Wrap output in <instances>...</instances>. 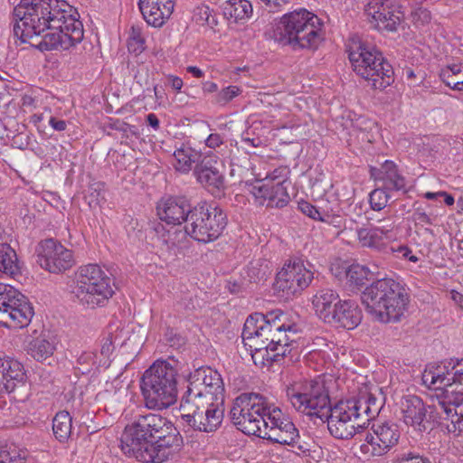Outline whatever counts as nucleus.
Instances as JSON below:
<instances>
[{
  "mask_svg": "<svg viewBox=\"0 0 463 463\" xmlns=\"http://www.w3.org/2000/svg\"><path fill=\"white\" fill-rule=\"evenodd\" d=\"M78 16L65 0H21L14 8V34L25 43L49 30L39 48L68 50L83 39V25Z\"/></svg>",
  "mask_w": 463,
  "mask_h": 463,
  "instance_id": "f257e3e1",
  "label": "nucleus"
},
{
  "mask_svg": "<svg viewBox=\"0 0 463 463\" xmlns=\"http://www.w3.org/2000/svg\"><path fill=\"white\" fill-rule=\"evenodd\" d=\"M120 442L128 457L144 463H162L180 448L183 439L167 418L149 412L125 427Z\"/></svg>",
  "mask_w": 463,
  "mask_h": 463,
  "instance_id": "f03ea898",
  "label": "nucleus"
},
{
  "mask_svg": "<svg viewBox=\"0 0 463 463\" xmlns=\"http://www.w3.org/2000/svg\"><path fill=\"white\" fill-rule=\"evenodd\" d=\"M285 318L282 311L274 310L266 315L254 313L246 319L241 337L256 365L279 362L297 346L295 335L299 327L287 325Z\"/></svg>",
  "mask_w": 463,
  "mask_h": 463,
  "instance_id": "7ed1b4c3",
  "label": "nucleus"
},
{
  "mask_svg": "<svg viewBox=\"0 0 463 463\" xmlns=\"http://www.w3.org/2000/svg\"><path fill=\"white\" fill-rule=\"evenodd\" d=\"M429 388H445L437 395L431 408L440 420H449V432H463V358L450 359L439 364H430L422 373Z\"/></svg>",
  "mask_w": 463,
  "mask_h": 463,
  "instance_id": "20e7f679",
  "label": "nucleus"
},
{
  "mask_svg": "<svg viewBox=\"0 0 463 463\" xmlns=\"http://www.w3.org/2000/svg\"><path fill=\"white\" fill-rule=\"evenodd\" d=\"M377 398L367 385L359 389L356 396L340 401L328 408L327 429L335 439H348L379 413Z\"/></svg>",
  "mask_w": 463,
  "mask_h": 463,
  "instance_id": "39448f33",
  "label": "nucleus"
},
{
  "mask_svg": "<svg viewBox=\"0 0 463 463\" xmlns=\"http://www.w3.org/2000/svg\"><path fill=\"white\" fill-rule=\"evenodd\" d=\"M362 300L376 320L389 324L398 323L405 317L410 297L400 282L385 278L366 287Z\"/></svg>",
  "mask_w": 463,
  "mask_h": 463,
  "instance_id": "423d86ee",
  "label": "nucleus"
},
{
  "mask_svg": "<svg viewBox=\"0 0 463 463\" xmlns=\"http://www.w3.org/2000/svg\"><path fill=\"white\" fill-rule=\"evenodd\" d=\"M176 368L165 360L156 361L143 373L140 389L145 406L150 410L167 409L177 400Z\"/></svg>",
  "mask_w": 463,
  "mask_h": 463,
  "instance_id": "0eeeda50",
  "label": "nucleus"
},
{
  "mask_svg": "<svg viewBox=\"0 0 463 463\" xmlns=\"http://www.w3.org/2000/svg\"><path fill=\"white\" fill-rule=\"evenodd\" d=\"M73 300L83 308L95 309L106 306L114 295L110 278L95 263L78 268L71 289Z\"/></svg>",
  "mask_w": 463,
  "mask_h": 463,
  "instance_id": "6e6552de",
  "label": "nucleus"
},
{
  "mask_svg": "<svg viewBox=\"0 0 463 463\" xmlns=\"http://www.w3.org/2000/svg\"><path fill=\"white\" fill-rule=\"evenodd\" d=\"M282 23L284 31L280 41L294 50L315 51L324 39L323 21L307 9L285 14Z\"/></svg>",
  "mask_w": 463,
  "mask_h": 463,
  "instance_id": "1a4fd4ad",
  "label": "nucleus"
},
{
  "mask_svg": "<svg viewBox=\"0 0 463 463\" xmlns=\"http://www.w3.org/2000/svg\"><path fill=\"white\" fill-rule=\"evenodd\" d=\"M348 52L354 71L373 89L384 90L392 83V68L375 46L361 42L354 43Z\"/></svg>",
  "mask_w": 463,
  "mask_h": 463,
  "instance_id": "9d476101",
  "label": "nucleus"
},
{
  "mask_svg": "<svg viewBox=\"0 0 463 463\" xmlns=\"http://www.w3.org/2000/svg\"><path fill=\"white\" fill-rule=\"evenodd\" d=\"M270 401L259 393L244 392L233 402L231 420L239 430L259 437L264 427Z\"/></svg>",
  "mask_w": 463,
  "mask_h": 463,
  "instance_id": "9b49d317",
  "label": "nucleus"
},
{
  "mask_svg": "<svg viewBox=\"0 0 463 463\" xmlns=\"http://www.w3.org/2000/svg\"><path fill=\"white\" fill-rule=\"evenodd\" d=\"M227 225V215L221 207L206 203L193 207L184 231L194 241L209 243L217 240Z\"/></svg>",
  "mask_w": 463,
  "mask_h": 463,
  "instance_id": "f8f14e48",
  "label": "nucleus"
},
{
  "mask_svg": "<svg viewBox=\"0 0 463 463\" xmlns=\"http://www.w3.org/2000/svg\"><path fill=\"white\" fill-rule=\"evenodd\" d=\"M288 400L300 413L324 420L329 408V396L322 382H297L287 388Z\"/></svg>",
  "mask_w": 463,
  "mask_h": 463,
  "instance_id": "ddd939ff",
  "label": "nucleus"
},
{
  "mask_svg": "<svg viewBox=\"0 0 463 463\" xmlns=\"http://www.w3.org/2000/svg\"><path fill=\"white\" fill-rule=\"evenodd\" d=\"M180 408L186 423L201 432L216 431L224 417V400L181 401Z\"/></svg>",
  "mask_w": 463,
  "mask_h": 463,
  "instance_id": "4468645a",
  "label": "nucleus"
},
{
  "mask_svg": "<svg viewBox=\"0 0 463 463\" xmlns=\"http://www.w3.org/2000/svg\"><path fill=\"white\" fill-rule=\"evenodd\" d=\"M33 315L32 304L23 293L9 284L0 283V326L24 328Z\"/></svg>",
  "mask_w": 463,
  "mask_h": 463,
  "instance_id": "2eb2a0df",
  "label": "nucleus"
},
{
  "mask_svg": "<svg viewBox=\"0 0 463 463\" xmlns=\"http://www.w3.org/2000/svg\"><path fill=\"white\" fill-rule=\"evenodd\" d=\"M265 419L264 427L259 438L269 439L273 443L297 447L302 452L309 450L306 445L298 442L299 431L290 417L273 402H270Z\"/></svg>",
  "mask_w": 463,
  "mask_h": 463,
  "instance_id": "dca6fc26",
  "label": "nucleus"
},
{
  "mask_svg": "<svg viewBox=\"0 0 463 463\" xmlns=\"http://www.w3.org/2000/svg\"><path fill=\"white\" fill-rule=\"evenodd\" d=\"M224 400V384L221 374L211 367H200L191 373L181 401Z\"/></svg>",
  "mask_w": 463,
  "mask_h": 463,
  "instance_id": "f3484780",
  "label": "nucleus"
},
{
  "mask_svg": "<svg viewBox=\"0 0 463 463\" xmlns=\"http://www.w3.org/2000/svg\"><path fill=\"white\" fill-rule=\"evenodd\" d=\"M314 279L311 265L304 260L295 259L284 264L276 277V288L288 298L300 294Z\"/></svg>",
  "mask_w": 463,
  "mask_h": 463,
  "instance_id": "a211bd4d",
  "label": "nucleus"
},
{
  "mask_svg": "<svg viewBox=\"0 0 463 463\" xmlns=\"http://www.w3.org/2000/svg\"><path fill=\"white\" fill-rule=\"evenodd\" d=\"M401 437L399 426L390 420H376L366 434L360 449L368 456H383L397 445Z\"/></svg>",
  "mask_w": 463,
  "mask_h": 463,
  "instance_id": "6ab92c4d",
  "label": "nucleus"
},
{
  "mask_svg": "<svg viewBox=\"0 0 463 463\" xmlns=\"http://www.w3.org/2000/svg\"><path fill=\"white\" fill-rule=\"evenodd\" d=\"M36 252L38 264L50 273H63L75 264L72 250L54 239L42 241L37 246Z\"/></svg>",
  "mask_w": 463,
  "mask_h": 463,
  "instance_id": "aec40b11",
  "label": "nucleus"
},
{
  "mask_svg": "<svg viewBox=\"0 0 463 463\" xmlns=\"http://www.w3.org/2000/svg\"><path fill=\"white\" fill-rule=\"evenodd\" d=\"M222 165L220 156L206 152L194 170L196 181L214 196L222 194L226 187L224 175L220 170Z\"/></svg>",
  "mask_w": 463,
  "mask_h": 463,
  "instance_id": "412c9836",
  "label": "nucleus"
},
{
  "mask_svg": "<svg viewBox=\"0 0 463 463\" xmlns=\"http://www.w3.org/2000/svg\"><path fill=\"white\" fill-rule=\"evenodd\" d=\"M288 184L257 182L250 187V193L254 203L269 208H282L290 201Z\"/></svg>",
  "mask_w": 463,
  "mask_h": 463,
  "instance_id": "4be33fe9",
  "label": "nucleus"
},
{
  "mask_svg": "<svg viewBox=\"0 0 463 463\" xmlns=\"http://www.w3.org/2000/svg\"><path fill=\"white\" fill-rule=\"evenodd\" d=\"M156 210L161 221L167 224L180 225L183 222L187 223L193 207L184 197H170L160 201Z\"/></svg>",
  "mask_w": 463,
  "mask_h": 463,
  "instance_id": "5701e85b",
  "label": "nucleus"
},
{
  "mask_svg": "<svg viewBox=\"0 0 463 463\" xmlns=\"http://www.w3.org/2000/svg\"><path fill=\"white\" fill-rule=\"evenodd\" d=\"M400 413L401 419L405 425L418 431H422L426 429L427 408L420 397L415 395L404 396L401 401Z\"/></svg>",
  "mask_w": 463,
  "mask_h": 463,
  "instance_id": "b1692460",
  "label": "nucleus"
},
{
  "mask_svg": "<svg viewBox=\"0 0 463 463\" xmlns=\"http://www.w3.org/2000/svg\"><path fill=\"white\" fill-rule=\"evenodd\" d=\"M24 365L13 358L0 357V393H11L25 384Z\"/></svg>",
  "mask_w": 463,
  "mask_h": 463,
  "instance_id": "393cba45",
  "label": "nucleus"
},
{
  "mask_svg": "<svg viewBox=\"0 0 463 463\" xmlns=\"http://www.w3.org/2000/svg\"><path fill=\"white\" fill-rule=\"evenodd\" d=\"M330 317H331L326 322L327 324L352 330L359 326L363 318V314L355 301L345 299L337 301Z\"/></svg>",
  "mask_w": 463,
  "mask_h": 463,
  "instance_id": "a878e982",
  "label": "nucleus"
},
{
  "mask_svg": "<svg viewBox=\"0 0 463 463\" xmlns=\"http://www.w3.org/2000/svg\"><path fill=\"white\" fill-rule=\"evenodd\" d=\"M380 226H371L357 229V241L361 247L373 250L381 249L387 240L392 237L394 221L392 217L383 220Z\"/></svg>",
  "mask_w": 463,
  "mask_h": 463,
  "instance_id": "bb28decb",
  "label": "nucleus"
},
{
  "mask_svg": "<svg viewBox=\"0 0 463 463\" xmlns=\"http://www.w3.org/2000/svg\"><path fill=\"white\" fill-rule=\"evenodd\" d=\"M174 0H138V8L148 25L161 27L174 11Z\"/></svg>",
  "mask_w": 463,
  "mask_h": 463,
  "instance_id": "cd10ccee",
  "label": "nucleus"
},
{
  "mask_svg": "<svg viewBox=\"0 0 463 463\" xmlns=\"http://www.w3.org/2000/svg\"><path fill=\"white\" fill-rule=\"evenodd\" d=\"M371 176L388 191L407 192L405 177L400 173L397 165L391 160H385L379 168L372 167Z\"/></svg>",
  "mask_w": 463,
  "mask_h": 463,
  "instance_id": "c85d7f7f",
  "label": "nucleus"
},
{
  "mask_svg": "<svg viewBox=\"0 0 463 463\" xmlns=\"http://www.w3.org/2000/svg\"><path fill=\"white\" fill-rule=\"evenodd\" d=\"M370 24L378 31L395 32L400 24L402 14L384 5H373L369 2L365 8Z\"/></svg>",
  "mask_w": 463,
  "mask_h": 463,
  "instance_id": "c756f323",
  "label": "nucleus"
},
{
  "mask_svg": "<svg viewBox=\"0 0 463 463\" xmlns=\"http://www.w3.org/2000/svg\"><path fill=\"white\" fill-rule=\"evenodd\" d=\"M56 345L57 339L50 331L43 330L39 334L34 332L28 342L27 353L34 360L43 362L53 354Z\"/></svg>",
  "mask_w": 463,
  "mask_h": 463,
  "instance_id": "7c9ffc66",
  "label": "nucleus"
},
{
  "mask_svg": "<svg viewBox=\"0 0 463 463\" xmlns=\"http://www.w3.org/2000/svg\"><path fill=\"white\" fill-rule=\"evenodd\" d=\"M339 300L341 299L336 291L322 288L313 297L312 304L317 317L326 323Z\"/></svg>",
  "mask_w": 463,
  "mask_h": 463,
  "instance_id": "2f4dec72",
  "label": "nucleus"
},
{
  "mask_svg": "<svg viewBox=\"0 0 463 463\" xmlns=\"http://www.w3.org/2000/svg\"><path fill=\"white\" fill-rule=\"evenodd\" d=\"M200 156L192 146L182 144L174 151L172 165L175 171L181 174H188L194 164L198 161Z\"/></svg>",
  "mask_w": 463,
  "mask_h": 463,
  "instance_id": "473e14b6",
  "label": "nucleus"
},
{
  "mask_svg": "<svg viewBox=\"0 0 463 463\" xmlns=\"http://www.w3.org/2000/svg\"><path fill=\"white\" fill-rule=\"evenodd\" d=\"M224 15L235 22L250 18L252 14V5L248 0H228L222 5Z\"/></svg>",
  "mask_w": 463,
  "mask_h": 463,
  "instance_id": "72a5a7b5",
  "label": "nucleus"
},
{
  "mask_svg": "<svg viewBox=\"0 0 463 463\" xmlns=\"http://www.w3.org/2000/svg\"><path fill=\"white\" fill-rule=\"evenodd\" d=\"M0 272L10 276L21 272L16 252L6 243H0Z\"/></svg>",
  "mask_w": 463,
  "mask_h": 463,
  "instance_id": "f704fd0d",
  "label": "nucleus"
},
{
  "mask_svg": "<svg viewBox=\"0 0 463 463\" xmlns=\"http://www.w3.org/2000/svg\"><path fill=\"white\" fill-rule=\"evenodd\" d=\"M72 430V418L67 411H61L56 413L52 420V431L60 442L69 439Z\"/></svg>",
  "mask_w": 463,
  "mask_h": 463,
  "instance_id": "c9c22d12",
  "label": "nucleus"
},
{
  "mask_svg": "<svg viewBox=\"0 0 463 463\" xmlns=\"http://www.w3.org/2000/svg\"><path fill=\"white\" fill-rule=\"evenodd\" d=\"M127 396L128 386H126L120 376H117L112 381L106 383L104 398L108 401L121 402Z\"/></svg>",
  "mask_w": 463,
  "mask_h": 463,
  "instance_id": "e433bc0d",
  "label": "nucleus"
},
{
  "mask_svg": "<svg viewBox=\"0 0 463 463\" xmlns=\"http://www.w3.org/2000/svg\"><path fill=\"white\" fill-rule=\"evenodd\" d=\"M372 272L364 265L352 264L346 270V279L351 285L360 287L370 279Z\"/></svg>",
  "mask_w": 463,
  "mask_h": 463,
  "instance_id": "4c0bfd02",
  "label": "nucleus"
},
{
  "mask_svg": "<svg viewBox=\"0 0 463 463\" xmlns=\"http://www.w3.org/2000/svg\"><path fill=\"white\" fill-rule=\"evenodd\" d=\"M145 43L142 28L138 25H133L130 29L128 42L129 51L140 53L145 50Z\"/></svg>",
  "mask_w": 463,
  "mask_h": 463,
  "instance_id": "58836bf2",
  "label": "nucleus"
},
{
  "mask_svg": "<svg viewBox=\"0 0 463 463\" xmlns=\"http://www.w3.org/2000/svg\"><path fill=\"white\" fill-rule=\"evenodd\" d=\"M242 90L236 85L227 86L221 90H219L213 99V102L219 106H226L229 102H231L233 99L241 95Z\"/></svg>",
  "mask_w": 463,
  "mask_h": 463,
  "instance_id": "ea45409f",
  "label": "nucleus"
},
{
  "mask_svg": "<svg viewBox=\"0 0 463 463\" xmlns=\"http://www.w3.org/2000/svg\"><path fill=\"white\" fill-rule=\"evenodd\" d=\"M388 192L387 189L380 186L370 193L369 201L373 210L381 211L387 205L391 197Z\"/></svg>",
  "mask_w": 463,
  "mask_h": 463,
  "instance_id": "a19ab883",
  "label": "nucleus"
},
{
  "mask_svg": "<svg viewBox=\"0 0 463 463\" xmlns=\"http://www.w3.org/2000/svg\"><path fill=\"white\" fill-rule=\"evenodd\" d=\"M298 209L302 213L315 221H319L322 222H334L332 218L330 219V216L325 213H323L322 216L320 215V207H317L308 202L302 201L298 203Z\"/></svg>",
  "mask_w": 463,
  "mask_h": 463,
  "instance_id": "79ce46f5",
  "label": "nucleus"
},
{
  "mask_svg": "<svg viewBox=\"0 0 463 463\" xmlns=\"http://www.w3.org/2000/svg\"><path fill=\"white\" fill-rule=\"evenodd\" d=\"M123 345V341L119 342L118 334L113 335L109 333L107 337L103 339V343L100 347V353L98 354V358L101 360H107V367L109 365V357L112 354L115 345Z\"/></svg>",
  "mask_w": 463,
  "mask_h": 463,
  "instance_id": "37998d69",
  "label": "nucleus"
},
{
  "mask_svg": "<svg viewBox=\"0 0 463 463\" xmlns=\"http://www.w3.org/2000/svg\"><path fill=\"white\" fill-rule=\"evenodd\" d=\"M26 454L15 447L0 449V463H25Z\"/></svg>",
  "mask_w": 463,
  "mask_h": 463,
  "instance_id": "c03bdc74",
  "label": "nucleus"
},
{
  "mask_svg": "<svg viewBox=\"0 0 463 463\" xmlns=\"http://www.w3.org/2000/svg\"><path fill=\"white\" fill-rule=\"evenodd\" d=\"M78 363L85 366L86 372H90L92 366L95 367H107V360L98 358V354L91 351H84L78 357Z\"/></svg>",
  "mask_w": 463,
  "mask_h": 463,
  "instance_id": "a18cd8bd",
  "label": "nucleus"
},
{
  "mask_svg": "<svg viewBox=\"0 0 463 463\" xmlns=\"http://www.w3.org/2000/svg\"><path fill=\"white\" fill-rule=\"evenodd\" d=\"M193 19L200 25H210L215 24L216 21L212 14V10L207 5H199L194 10Z\"/></svg>",
  "mask_w": 463,
  "mask_h": 463,
  "instance_id": "49530a36",
  "label": "nucleus"
},
{
  "mask_svg": "<svg viewBox=\"0 0 463 463\" xmlns=\"http://www.w3.org/2000/svg\"><path fill=\"white\" fill-rule=\"evenodd\" d=\"M104 184L103 183H93L89 186L88 194L85 199L90 207H96L99 204L103 199Z\"/></svg>",
  "mask_w": 463,
  "mask_h": 463,
  "instance_id": "de8ad7c7",
  "label": "nucleus"
},
{
  "mask_svg": "<svg viewBox=\"0 0 463 463\" xmlns=\"http://www.w3.org/2000/svg\"><path fill=\"white\" fill-rule=\"evenodd\" d=\"M206 147L216 151L218 156H224L227 152V146L223 137L218 133L210 134L204 141Z\"/></svg>",
  "mask_w": 463,
  "mask_h": 463,
  "instance_id": "09e8293b",
  "label": "nucleus"
},
{
  "mask_svg": "<svg viewBox=\"0 0 463 463\" xmlns=\"http://www.w3.org/2000/svg\"><path fill=\"white\" fill-rule=\"evenodd\" d=\"M289 170L285 166H280L274 169L272 172L269 173L264 181H260L261 183H270V184H289L288 181Z\"/></svg>",
  "mask_w": 463,
  "mask_h": 463,
  "instance_id": "8fccbe9b",
  "label": "nucleus"
},
{
  "mask_svg": "<svg viewBox=\"0 0 463 463\" xmlns=\"http://www.w3.org/2000/svg\"><path fill=\"white\" fill-rule=\"evenodd\" d=\"M185 235H187L182 231H167L165 233H164L161 236V241L163 244L165 245L167 250H174L175 248L179 246L180 241L184 238H185Z\"/></svg>",
  "mask_w": 463,
  "mask_h": 463,
  "instance_id": "3c124183",
  "label": "nucleus"
},
{
  "mask_svg": "<svg viewBox=\"0 0 463 463\" xmlns=\"http://www.w3.org/2000/svg\"><path fill=\"white\" fill-rule=\"evenodd\" d=\"M393 463H430V461L415 452L408 451L399 454L393 459Z\"/></svg>",
  "mask_w": 463,
  "mask_h": 463,
  "instance_id": "603ef678",
  "label": "nucleus"
},
{
  "mask_svg": "<svg viewBox=\"0 0 463 463\" xmlns=\"http://www.w3.org/2000/svg\"><path fill=\"white\" fill-rule=\"evenodd\" d=\"M411 18L415 25L423 26L430 23L431 14L428 9L419 7L411 13Z\"/></svg>",
  "mask_w": 463,
  "mask_h": 463,
  "instance_id": "864d4df0",
  "label": "nucleus"
},
{
  "mask_svg": "<svg viewBox=\"0 0 463 463\" xmlns=\"http://www.w3.org/2000/svg\"><path fill=\"white\" fill-rule=\"evenodd\" d=\"M391 251L398 258L408 259L411 262H417L418 257L413 255L411 250L406 245L392 246Z\"/></svg>",
  "mask_w": 463,
  "mask_h": 463,
  "instance_id": "5fc2aeb1",
  "label": "nucleus"
},
{
  "mask_svg": "<svg viewBox=\"0 0 463 463\" xmlns=\"http://www.w3.org/2000/svg\"><path fill=\"white\" fill-rule=\"evenodd\" d=\"M463 74L462 64L448 65L440 70L439 78L441 80H451L452 76Z\"/></svg>",
  "mask_w": 463,
  "mask_h": 463,
  "instance_id": "6e6d98bb",
  "label": "nucleus"
},
{
  "mask_svg": "<svg viewBox=\"0 0 463 463\" xmlns=\"http://www.w3.org/2000/svg\"><path fill=\"white\" fill-rule=\"evenodd\" d=\"M422 197L427 199V200H436L438 198H444V203L449 205V206H451L454 204V202H455V199L454 197L444 192V191H439V192H426L422 194Z\"/></svg>",
  "mask_w": 463,
  "mask_h": 463,
  "instance_id": "4d7b16f0",
  "label": "nucleus"
},
{
  "mask_svg": "<svg viewBox=\"0 0 463 463\" xmlns=\"http://www.w3.org/2000/svg\"><path fill=\"white\" fill-rule=\"evenodd\" d=\"M320 213H321L320 214L321 216L323 215V213H325V214L330 216V219L332 218V220L334 222H336L335 223V222H326L327 224H330L336 228H339L342 226L343 221H344L343 217L340 214H338L337 213H335L333 209L329 210V209H326L324 207H320Z\"/></svg>",
  "mask_w": 463,
  "mask_h": 463,
  "instance_id": "13d9d810",
  "label": "nucleus"
},
{
  "mask_svg": "<svg viewBox=\"0 0 463 463\" xmlns=\"http://www.w3.org/2000/svg\"><path fill=\"white\" fill-rule=\"evenodd\" d=\"M446 86L449 87L453 90H460V85L463 83V74H458L451 77V80H441Z\"/></svg>",
  "mask_w": 463,
  "mask_h": 463,
  "instance_id": "bf43d9fd",
  "label": "nucleus"
},
{
  "mask_svg": "<svg viewBox=\"0 0 463 463\" xmlns=\"http://www.w3.org/2000/svg\"><path fill=\"white\" fill-rule=\"evenodd\" d=\"M168 85L175 90L180 91L183 88L184 82L180 77L175 75H167Z\"/></svg>",
  "mask_w": 463,
  "mask_h": 463,
  "instance_id": "052dcab7",
  "label": "nucleus"
},
{
  "mask_svg": "<svg viewBox=\"0 0 463 463\" xmlns=\"http://www.w3.org/2000/svg\"><path fill=\"white\" fill-rule=\"evenodd\" d=\"M49 125L56 131H64L67 128V123L65 120L58 119L54 117L50 118Z\"/></svg>",
  "mask_w": 463,
  "mask_h": 463,
  "instance_id": "680f3d73",
  "label": "nucleus"
},
{
  "mask_svg": "<svg viewBox=\"0 0 463 463\" xmlns=\"http://www.w3.org/2000/svg\"><path fill=\"white\" fill-rule=\"evenodd\" d=\"M271 10H278L280 6L287 4L288 0H260Z\"/></svg>",
  "mask_w": 463,
  "mask_h": 463,
  "instance_id": "e2e57ef3",
  "label": "nucleus"
},
{
  "mask_svg": "<svg viewBox=\"0 0 463 463\" xmlns=\"http://www.w3.org/2000/svg\"><path fill=\"white\" fill-rule=\"evenodd\" d=\"M21 106L24 109L35 107V99L32 95L24 94L21 98Z\"/></svg>",
  "mask_w": 463,
  "mask_h": 463,
  "instance_id": "0e129e2a",
  "label": "nucleus"
},
{
  "mask_svg": "<svg viewBox=\"0 0 463 463\" xmlns=\"http://www.w3.org/2000/svg\"><path fill=\"white\" fill-rule=\"evenodd\" d=\"M202 89L204 93L218 92V85L213 81L207 80L203 82Z\"/></svg>",
  "mask_w": 463,
  "mask_h": 463,
  "instance_id": "69168bd1",
  "label": "nucleus"
},
{
  "mask_svg": "<svg viewBox=\"0 0 463 463\" xmlns=\"http://www.w3.org/2000/svg\"><path fill=\"white\" fill-rule=\"evenodd\" d=\"M146 121L149 126H151L155 130L159 128V119L156 115L154 113H150L146 116Z\"/></svg>",
  "mask_w": 463,
  "mask_h": 463,
  "instance_id": "338daca9",
  "label": "nucleus"
},
{
  "mask_svg": "<svg viewBox=\"0 0 463 463\" xmlns=\"http://www.w3.org/2000/svg\"><path fill=\"white\" fill-rule=\"evenodd\" d=\"M449 295H450V298L458 305L459 306H463V294L458 292V291H456V290H451L449 292Z\"/></svg>",
  "mask_w": 463,
  "mask_h": 463,
  "instance_id": "774afa93",
  "label": "nucleus"
}]
</instances>
